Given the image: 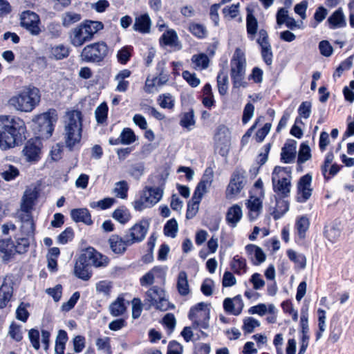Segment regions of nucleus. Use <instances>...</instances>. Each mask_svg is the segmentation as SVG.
<instances>
[{
    "mask_svg": "<svg viewBox=\"0 0 354 354\" xmlns=\"http://www.w3.org/2000/svg\"><path fill=\"white\" fill-rule=\"evenodd\" d=\"M26 130L22 119L17 116L0 115V149L15 147Z\"/></svg>",
    "mask_w": 354,
    "mask_h": 354,
    "instance_id": "1",
    "label": "nucleus"
},
{
    "mask_svg": "<svg viewBox=\"0 0 354 354\" xmlns=\"http://www.w3.org/2000/svg\"><path fill=\"white\" fill-rule=\"evenodd\" d=\"M40 101L39 90L34 86H27L12 95L8 100V104L17 111L30 113Z\"/></svg>",
    "mask_w": 354,
    "mask_h": 354,
    "instance_id": "2",
    "label": "nucleus"
},
{
    "mask_svg": "<svg viewBox=\"0 0 354 354\" xmlns=\"http://www.w3.org/2000/svg\"><path fill=\"white\" fill-rule=\"evenodd\" d=\"M64 139L70 149L78 143L82 137V115L81 111L71 110L66 113L64 118Z\"/></svg>",
    "mask_w": 354,
    "mask_h": 354,
    "instance_id": "3",
    "label": "nucleus"
},
{
    "mask_svg": "<svg viewBox=\"0 0 354 354\" xmlns=\"http://www.w3.org/2000/svg\"><path fill=\"white\" fill-rule=\"evenodd\" d=\"M103 28L104 24L101 21L85 20L71 30L70 42L75 47H80L92 40L94 35Z\"/></svg>",
    "mask_w": 354,
    "mask_h": 354,
    "instance_id": "4",
    "label": "nucleus"
},
{
    "mask_svg": "<svg viewBox=\"0 0 354 354\" xmlns=\"http://www.w3.org/2000/svg\"><path fill=\"white\" fill-rule=\"evenodd\" d=\"M57 120V113L55 109H49L46 112L33 116L32 122L34 130L41 138H50L54 131V126Z\"/></svg>",
    "mask_w": 354,
    "mask_h": 354,
    "instance_id": "5",
    "label": "nucleus"
},
{
    "mask_svg": "<svg viewBox=\"0 0 354 354\" xmlns=\"http://www.w3.org/2000/svg\"><path fill=\"white\" fill-rule=\"evenodd\" d=\"M245 53L241 49L237 48L230 62V75L234 88H245L248 86V83L245 80Z\"/></svg>",
    "mask_w": 354,
    "mask_h": 354,
    "instance_id": "6",
    "label": "nucleus"
},
{
    "mask_svg": "<svg viewBox=\"0 0 354 354\" xmlns=\"http://www.w3.org/2000/svg\"><path fill=\"white\" fill-rule=\"evenodd\" d=\"M144 301L149 309L153 306L157 310L166 311L170 308L165 290L158 286L149 288L145 293Z\"/></svg>",
    "mask_w": 354,
    "mask_h": 354,
    "instance_id": "7",
    "label": "nucleus"
},
{
    "mask_svg": "<svg viewBox=\"0 0 354 354\" xmlns=\"http://www.w3.org/2000/svg\"><path fill=\"white\" fill-rule=\"evenodd\" d=\"M108 50L105 42H95L86 46L82 49L80 57L87 62H99L106 56Z\"/></svg>",
    "mask_w": 354,
    "mask_h": 354,
    "instance_id": "8",
    "label": "nucleus"
},
{
    "mask_svg": "<svg viewBox=\"0 0 354 354\" xmlns=\"http://www.w3.org/2000/svg\"><path fill=\"white\" fill-rule=\"evenodd\" d=\"M189 318L193 322L194 328L207 329L209 327V309L205 303H199L192 307Z\"/></svg>",
    "mask_w": 354,
    "mask_h": 354,
    "instance_id": "9",
    "label": "nucleus"
},
{
    "mask_svg": "<svg viewBox=\"0 0 354 354\" xmlns=\"http://www.w3.org/2000/svg\"><path fill=\"white\" fill-rule=\"evenodd\" d=\"M288 171L286 167L276 166L273 170L272 181L274 192L284 198L288 193Z\"/></svg>",
    "mask_w": 354,
    "mask_h": 354,
    "instance_id": "10",
    "label": "nucleus"
},
{
    "mask_svg": "<svg viewBox=\"0 0 354 354\" xmlns=\"http://www.w3.org/2000/svg\"><path fill=\"white\" fill-rule=\"evenodd\" d=\"M22 157L25 161L30 165L38 162L42 154V144L38 140H28L24 145L22 151Z\"/></svg>",
    "mask_w": 354,
    "mask_h": 354,
    "instance_id": "11",
    "label": "nucleus"
},
{
    "mask_svg": "<svg viewBox=\"0 0 354 354\" xmlns=\"http://www.w3.org/2000/svg\"><path fill=\"white\" fill-rule=\"evenodd\" d=\"M230 129L222 125L220 126L214 136V145L216 150L223 156L227 155L231 145Z\"/></svg>",
    "mask_w": 354,
    "mask_h": 354,
    "instance_id": "12",
    "label": "nucleus"
},
{
    "mask_svg": "<svg viewBox=\"0 0 354 354\" xmlns=\"http://www.w3.org/2000/svg\"><path fill=\"white\" fill-rule=\"evenodd\" d=\"M21 26L27 30L32 35L37 36L41 32L40 19L34 12L26 10L20 15Z\"/></svg>",
    "mask_w": 354,
    "mask_h": 354,
    "instance_id": "13",
    "label": "nucleus"
},
{
    "mask_svg": "<svg viewBox=\"0 0 354 354\" xmlns=\"http://www.w3.org/2000/svg\"><path fill=\"white\" fill-rule=\"evenodd\" d=\"M300 327L301 336L300 339V348L298 354H304L309 344L308 335V305L304 304L300 310Z\"/></svg>",
    "mask_w": 354,
    "mask_h": 354,
    "instance_id": "14",
    "label": "nucleus"
},
{
    "mask_svg": "<svg viewBox=\"0 0 354 354\" xmlns=\"http://www.w3.org/2000/svg\"><path fill=\"white\" fill-rule=\"evenodd\" d=\"M313 176L310 174L302 176L297 185L296 201L299 203H306L312 196L313 189L311 187Z\"/></svg>",
    "mask_w": 354,
    "mask_h": 354,
    "instance_id": "15",
    "label": "nucleus"
},
{
    "mask_svg": "<svg viewBox=\"0 0 354 354\" xmlns=\"http://www.w3.org/2000/svg\"><path fill=\"white\" fill-rule=\"evenodd\" d=\"M245 171H235L232 175L230 183L226 189V197L232 198L237 196L245 184Z\"/></svg>",
    "mask_w": 354,
    "mask_h": 354,
    "instance_id": "16",
    "label": "nucleus"
},
{
    "mask_svg": "<svg viewBox=\"0 0 354 354\" xmlns=\"http://www.w3.org/2000/svg\"><path fill=\"white\" fill-rule=\"evenodd\" d=\"M148 230V224L141 221L131 227L125 235L127 243L130 245L141 242L145 238Z\"/></svg>",
    "mask_w": 354,
    "mask_h": 354,
    "instance_id": "17",
    "label": "nucleus"
},
{
    "mask_svg": "<svg viewBox=\"0 0 354 354\" xmlns=\"http://www.w3.org/2000/svg\"><path fill=\"white\" fill-rule=\"evenodd\" d=\"M84 258H86L89 264L96 268L105 267L108 265L109 259L97 252L93 248H87L83 253Z\"/></svg>",
    "mask_w": 354,
    "mask_h": 354,
    "instance_id": "18",
    "label": "nucleus"
},
{
    "mask_svg": "<svg viewBox=\"0 0 354 354\" xmlns=\"http://www.w3.org/2000/svg\"><path fill=\"white\" fill-rule=\"evenodd\" d=\"M257 42L261 48V55L263 60L268 65H270L272 64V53L268 41V33L266 30H261L259 31Z\"/></svg>",
    "mask_w": 354,
    "mask_h": 354,
    "instance_id": "19",
    "label": "nucleus"
},
{
    "mask_svg": "<svg viewBox=\"0 0 354 354\" xmlns=\"http://www.w3.org/2000/svg\"><path fill=\"white\" fill-rule=\"evenodd\" d=\"M159 42L161 46H169L175 50H180L182 48L178 35L173 29L167 30L160 37Z\"/></svg>",
    "mask_w": 354,
    "mask_h": 354,
    "instance_id": "20",
    "label": "nucleus"
},
{
    "mask_svg": "<svg viewBox=\"0 0 354 354\" xmlns=\"http://www.w3.org/2000/svg\"><path fill=\"white\" fill-rule=\"evenodd\" d=\"M310 227V220L306 215L299 216L297 218L295 228L297 230L295 241L298 244L303 243L306 239V232Z\"/></svg>",
    "mask_w": 354,
    "mask_h": 354,
    "instance_id": "21",
    "label": "nucleus"
},
{
    "mask_svg": "<svg viewBox=\"0 0 354 354\" xmlns=\"http://www.w3.org/2000/svg\"><path fill=\"white\" fill-rule=\"evenodd\" d=\"M164 189L162 186L153 187L147 186L142 190V194L147 201L151 207L157 204L162 198Z\"/></svg>",
    "mask_w": 354,
    "mask_h": 354,
    "instance_id": "22",
    "label": "nucleus"
},
{
    "mask_svg": "<svg viewBox=\"0 0 354 354\" xmlns=\"http://www.w3.org/2000/svg\"><path fill=\"white\" fill-rule=\"evenodd\" d=\"M89 263L84 258L83 254L76 261L74 268V273L78 278L87 281L91 277V272L88 268Z\"/></svg>",
    "mask_w": 354,
    "mask_h": 354,
    "instance_id": "23",
    "label": "nucleus"
},
{
    "mask_svg": "<svg viewBox=\"0 0 354 354\" xmlns=\"http://www.w3.org/2000/svg\"><path fill=\"white\" fill-rule=\"evenodd\" d=\"M243 217V211L240 205L235 204L230 207L225 214V221L231 227H236Z\"/></svg>",
    "mask_w": 354,
    "mask_h": 354,
    "instance_id": "24",
    "label": "nucleus"
},
{
    "mask_svg": "<svg viewBox=\"0 0 354 354\" xmlns=\"http://www.w3.org/2000/svg\"><path fill=\"white\" fill-rule=\"evenodd\" d=\"M37 196L38 192L35 187L28 188L25 191L21 204V210L24 212V214H29Z\"/></svg>",
    "mask_w": 354,
    "mask_h": 354,
    "instance_id": "25",
    "label": "nucleus"
},
{
    "mask_svg": "<svg viewBox=\"0 0 354 354\" xmlns=\"http://www.w3.org/2000/svg\"><path fill=\"white\" fill-rule=\"evenodd\" d=\"M151 21L147 13L138 15L135 17L133 29L142 34L149 33L151 31Z\"/></svg>",
    "mask_w": 354,
    "mask_h": 354,
    "instance_id": "26",
    "label": "nucleus"
},
{
    "mask_svg": "<svg viewBox=\"0 0 354 354\" xmlns=\"http://www.w3.org/2000/svg\"><path fill=\"white\" fill-rule=\"evenodd\" d=\"M224 310L234 315H239L243 308V303L240 296L234 298H226L223 301Z\"/></svg>",
    "mask_w": 354,
    "mask_h": 354,
    "instance_id": "27",
    "label": "nucleus"
},
{
    "mask_svg": "<svg viewBox=\"0 0 354 354\" xmlns=\"http://www.w3.org/2000/svg\"><path fill=\"white\" fill-rule=\"evenodd\" d=\"M136 136L133 131L130 128H124L122 131L120 137L117 138H110L109 142L112 145H130L136 140Z\"/></svg>",
    "mask_w": 354,
    "mask_h": 354,
    "instance_id": "28",
    "label": "nucleus"
},
{
    "mask_svg": "<svg viewBox=\"0 0 354 354\" xmlns=\"http://www.w3.org/2000/svg\"><path fill=\"white\" fill-rule=\"evenodd\" d=\"M249 209L248 216L250 221L255 220L262 210V201L258 197L251 196L245 203Z\"/></svg>",
    "mask_w": 354,
    "mask_h": 354,
    "instance_id": "29",
    "label": "nucleus"
},
{
    "mask_svg": "<svg viewBox=\"0 0 354 354\" xmlns=\"http://www.w3.org/2000/svg\"><path fill=\"white\" fill-rule=\"evenodd\" d=\"M15 254V246L11 239L0 240V255L3 261L10 260Z\"/></svg>",
    "mask_w": 354,
    "mask_h": 354,
    "instance_id": "30",
    "label": "nucleus"
},
{
    "mask_svg": "<svg viewBox=\"0 0 354 354\" xmlns=\"http://www.w3.org/2000/svg\"><path fill=\"white\" fill-rule=\"evenodd\" d=\"M111 250L115 254H122L126 251L127 247L130 245L127 243V239L123 240L118 235L113 234L109 239Z\"/></svg>",
    "mask_w": 354,
    "mask_h": 354,
    "instance_id": "31",
    "label": "nucleus"
},
{
    "mask_svg": "<svg viewBox=\"0 0 354 354\" xmlns=\"http://www.w3.org/2000/svg\"><path fill=\"white\" fill-rule=\"evenodd\" d=\"M329 27L331 29L342 28L346 26L345 17L342 9L339 8L327 19Z\"/></svg>",
    "mask_w": 354,
    "mask_h": 354,
    "instance_id": "32",
    "label": "nucleus"
},
{
    "mask_svg": "<svg viewBox=\"0 0 354 354\" xmlns=\"http://www.w3.org/2000/svg\"><path fill=\"white\" fill-rule=\"evenodd\" d=\"M72 219L77 223L82 222L86 225H91L93 221L88 210L86 208L73 209L71 211Z\"/></svg>",
    "mask_w": 354,
    "mask_h": 354,
    "instance_id": "33",
    "label": "nucleus"
},
{
    "mask_svg": "<svg viewBox=\"0 0 354 354\" xmlns=\"http://www.w3.org/2000/svg\"><path fill=\"white\" fill-rule=\"evenodd\" d=\"M245 250L255 265H259L266 260V254L261 248L250 244L245 247Z\"/></svg>",
    "mask_w": 354,
    "mask_h": 354,
    "instance_id": "34",
    "label": "nucleus"
},
{
    "mask_svg": "<svg viewBox=\"0 0 354 354\" xmlns=\"http://www.w3.org/2000/svg\"><path fill=\"white\" fill-rule=\"evenodd\" d=\"M176 288L181 296L189 294L190 288L188 282V277L185 271H180L178 275Z\"/></svg>",
    "mask_w": 354,
    "mask_h": 354,
    "instance_id": "35",
    "label": "nucleus"
},
{
    "mask_svg": "<svg viewBox=\"0 0 354 354\" xmlns=\"http://www.w3.org/2000/svg\"><path fill=\"white\" fill-rule=\"evenodd\" d=\"M22 233L28 236H32L35 232V223L30 214H24L21 216Z\"/></svg>",
    "mask_w": 354,
    "mask_h": 354,
    "instance_id": "36",
    "label": "nucleus"
},
{
    "mask_svg": "<svg viewBox=\"0 0 354 354\" xmlns=\"http://www.w3.org/2000/svg\"><path fill=\"white\" fill-rule=\"evenodd\" d=\"M164 272V268L157 266L154 267L140 279V285L142 286L152 285L155 281L156 274Z\"/></svg>",
    "mask_w": 354,
    "mask_h": 354,
    "instance_id": "37",
    "label": "nucleus"
},
{
    "mask_svg": "<svg viewBox=\"0 0 354 354\" xmlns=\"http://www.w3.org/2000/svg\"><path fill=\"white\" fill-rule=\"evenodd\" d=\"M341 233L342 230L337 223L324 227V234L325 237L333 243L337 241L340 237Z\"/></svg>",
    "mask_w": 354,
    "mask_h": 354,
    "instance_id": "38",
    "label": "nucleus"
},
{
    "mask_svg": "<svg viewBox=\"0 0 354 354\" xmlns=\"http://www.w3.org/2000/svg\"><path fill=\"white\" fill-rule=\"evenodd\" d=\"M126 309L127 306L124 299L120 297H118L116 300L109 306L110 313L114 317L123 315L126 311Z\"/></svg>",
    "mask_w": 354,
    "mask_h": 354,
    "instance_id": "39",
    "label": "nucleus"
},
{
    "mask_svg": "<svg viewBox=\"0 0 354 354\" xmlns=\"http://www.w3.org/2000/svg\"><path fill=\"white\" fill-rule=\"evenodd\" d=\"M312 157L311 149L308 141L301 143L298 151L297 163H305Z\"/></svg>",
    "mask_w": 354,
    "mask_h": 354,
    "instance_id": "40",
    "label": "nucleus"
},
{
    "mask_svg": "<svg viewBox=\"0 0 354 354\" xmlns=\"http://www.w3.org/2000/svg\"><path fill=\"white\" fill-rule=\"evenodd\" d=\"M82 19L80 14L69 11L66 12L62 15V24L63 26L68 28L73 24L80 21Z\"/></svg>",
    "mask_w": 354,
    "mask_h": 354,
    "instance_id": "41",
    "label": "nucleus"
},
{
    "mask_svg": "<svg viewBox=\"0 0 354 354\" xmlns=\"http://www.w3.org/2000/svg\"><path fill=\"white\" fill-rule=\"evenodd\" d=\"M192 61L194 64V68L196 70H203L207 68L209 62L207 55L204 53L193 55Z\"/></svg>",
    "mask_w": 354,
    "mask_h": 354,
    "instance_id": "42",
    "label": "nucleus"
},
{
    "mask_svg": "<svg viewBox=\"0 0 354 354\" xmlns=\"http://www.w3.org/2000/svg\"><path fill=\"white\" fill-rule=\"evenodd\" d=\"M289 259L295 263L296 268L304 269L306 268V258L304 254L289 250Z\"/></svg>",
    "mask_w": 354,
    "mask_h": 354,
    "instance_id": "43",
    "label": "nucleus"
},
{
    "mask_svg": "<svg viewBox=\"0 0 354 354\" xmlns=\"http://www.w3.org/2000/svg\"><path fill=\"white\" fill-rule=\"evenodd\" d=\"M276 308L273 304H269L266 306L264 304H260L259 305L251 307L249 309L250 314H257L260 316H263L268 313H274Z\"/></svg>",
    "mask_w": 354,
    "mask_h": 354,
    "instance_id": "44",
    "label": "nucleus"
},
{
    "mask_svg": "<svg viewBox=\"0 0 354 354\" xmlns=\"http://www.w3.org/2000/svg\"><path fill=\"white\" fill-rule=\"evenodd\" d=\"M231 268L236 274H241L245 273L247 271L245 260L238 256L234 257L231 263Z\"/></svg>",
    "mask_w": 354,
    "mask_h": 354,
    "instance_id": "45",
    "label": "nucleus"
},
{
    "mask_svg": "<svg viewBox=\"0 0 354 354\" xmlns=\"http://www.w3.org/2000/svg\"><path fill=\"white\" fill-rule=\"evenodd\" d=\"M113 218L122 224L127 223L131 218V214L127 209L120 207L116 209L112 215Z\"/></svg>",
    "mask_w": 354,
    "mask_h": 354,
    "instance_id": "46",
    "label": "nucleus"
},
{
    "mask_svg": "<svg viewBox=\"0 0 354 354\" xmlns=\"http://www.w3.org/2000/svg\"><path fill=\"white\" fill-rule=\"evenodd\" d=\"M158 103L163 109H172L174 106L175 99L170 93H164L159 95Z\"/></svg>",
    "mask_w": 354,
    "mask_h": 354,
    "instance_id": "47",
    "label": "nucleus"
},
{
    "mask_svg": "<svg viewBox=\"0 0 354 354\" xmlns=\"http://www.w3.org/2000/svg\"><path fill=\"white\" fill-rule=\"evenodd\" d=\"M328 15V10L323 6H319L314 13V21L310 23V26L315 28L319 24L322 22Z\"/></svg>",
    "mask_w": 354,
    "mask_h": 354,
    "instance_id": "48",
    "label": "nucleus"
},
{
    "mask_svg": "<svg viewBox=\"0 0 354 354\" xmlns=\"http://www.w3.org/2000/svg\"><path fill=\"white\" fill-rule=\"evenodd\" d=\"M13 277L10 274H7L5 277L0 278V290L7 294L13 293Z\"/></svg>",
    "mask_w": 354,
    "mask_h": 354,
    "instance_id": "49",
    "label": "nucleus"
},
{
    "mask_svg": "<svg viewBox=\"0 0 354 354\" xmlns=\"http://www.w3.org/2000/svg\"><path fill=\"white\" fill-rule=\"evenodd\" d=\"M277 24L275 29L278 32L285 25L288 27V10L286 8H280L277 13Z\"/></svg>",
    "mask_w": 354,
    "mask_h": 354,
    "instance_id": "50",
    "label": "nucleus"
},
{
    "mask_svg": "<svg viewBox=\"0 0 354 354\" xmlns=\"http://www.w3.org/2000/svg\"><path fill=\"white\" fill-rule=\"evenodd\" d=\"M50 53L56 59H62L68 55L69 49L67 46L60 44L53 47Z\"/></svg>",
    "mask_w": 354,
    "mask_h": 354,
    "instance_id": "51",
    "label": "nucleus"
},
{
    "mask_svg": "<svg viewBox=\"0 0 354 354\" xmlns=\"http://www.w3.org/2000/svg\"><path fill=\"white\" fill-rule=\"evenodd\" d=\"M129 189L128 184L126 181L122 180L115 184L113 193L115 195L122 199H125L127 197V192Z\"/></svg>",
    "mask_w": 354,
    "mask_h": 354,
    "instance_id": "52",
    "label": "nucleus"
},
{
    "mask_svg": "<svg viewBox=\"0 0 354 354\" xmlns=\"http://www.w3.org/2000/svg\"><path fill=\"white\" fill-rule=\"evenodd\" d=\"M178 230V225L174 218L168 221L164 227L165 234L171 238L176 237Z\"/></svg>",
    "mask_w": 354,
    "mask_h": 354,
    "instance_id": "53",
    "label": "nucleus"
},
{
    "mask_svg": "<svg viewBox=\"0 0 354 354\" xmlns=\"http://www.w3.org/2000/svg\"><path fill=\"white\" fill-rule=\"evenodd\" d=\"M248 33L252 35V38L257 33L258 23L256 18L252 13H248L246 19Z\"/></svg>",
    "mask_w": 354,
    "mask_h": 354,
    "instance_id": "54",
    "label": "nucleus"
},
{
    "mask_svg": "<svg viewBox=\"0 0 354 354\" xmlns=\"http://www.w3.org/2000/svg\"><path fill=\"white\" fill-rule=\"evenodd\" d=\"M108 106L106 104L102 103L95 111V118L97 123H103L107 118Z\"/></svg>",
    "mask_w": 354,
    "mask_h": 354,
    "instance_id": "55",
    "label": "nucleus"
},
{
    "mask_svg": "<svg viewBox=\"0 0 354 354\" xmlns=\"http://www.w3.org/2000/svg\"><path fill=\"white\" fill-rule=\"evenodd\" d=\"M334 160V154L332 151H328L324 161L323 165L321 166V171L326 181L330 180V177L327 176L328 168Z\"/></svg>",
    "mask_w": 354,
    "mask_h": 354,
    "instance_id": "56",
    "label": "nucleus"
},
{
    "mask_svg": "<svg viewBox=\"0 0 354 354\" xmlns=\"http://www.w3.org/2000/svg\"><path fill=\"white\" fill-rule=\"evenodd\" d=\"M194 124L195 120L193 110H191L189 112L184 113L180 120V125L187 129H190L191 127Z\"/></svg>",
    "mask_w": 354,
    "mask_h": 354,
    "instance_id": "57",
    "label": "nucleus"
},
{
    "mask_svg": "<svg viewBox=\"0 0 354 354\" xmlns=\"http://www.w3.org/2000/svg\"><path fill=\"white\" fill-rule=\"evenodd\" d=\"M218 92L221 95H224L227 92L228 77L227 75L221 73L217 77Z\"/></svg>",
    "mask_w": 354,
    "mask_h": 354,
    "instance_id": "58",
    "label": "nucleus"
},
{
    "mask_svg": "<svg viewBox=\"0 0 354 354\" xmlns=\"http://www.w3.org/2000/svg\"><path fill=\"white\" fill-rule=\"evenodd\" d=\"M80 294L79 292H75L71 298L68 300V301L64 302L62 306L61 310L63 312H68L72 308H74L75 305L76 304L77 301L80 299Z\"/></svg>",
    "mask_w": 354,
    "mask_h": 354,
    "instance_id": "59",
    "label": "nucleus"
},
{
    "mask_svg": "<svg viewBox=\"0 0 354 354\" xmlns=\"http://www.w3.org/2000/svg\"><path fill=\"white\" fill-rule=\"evenodd\" d=\"M239 3L232 4L223 9V13L225 17L234 19L239 15Z\"/></svg>",
    "mask_w": 354,
    "mask_h": 354,
    "instance_id": "60",
    "label": "nucleus"
},
{
    "mask_svg": "<svg viewBox=\"0 0 354 354\" xmlns=\"http://www.w3.org/2000/svg\"><path fill=\"white\" fill-rule=\"evenodd\" d=\"M19 174V171L17 167L8 165V168L1 173V176L4 180L10 181L15 179Z\"/></svg>",
    "mask_w": 354,
    "mask_h": 354,
    "instance_id": "61",
    "label": "nucleus"
},
{
    "mask_svg": "<svg viewBox=\"0 0 354 354\" xmlns=\"http://www.w3.org/2000/svg\"><path fill=\"white\" fill-rule=\"evenodd\" d=\"M28 304L21 303L16 310V318L23 322H26L29 316L27 308Z\"/></svg>",
    "mask_w": 354,
    "mask_h": 354,
    "instance_id": "62",
    "label": "nucleus"
},
{
    "mask_svg": "<svg viewBox=\"0 0 354 354\" xmlns=\"http://www.w3.org/2000/svg\"><path fill=\"white\" fill-rule=\"evenodd\" d=\"M184 80L192 86V87H196L198 86L200 83L201 80L198 79L195 73H192L188 71H185L183 72L182 74Z\"/></svg>",
    "mask_w": 354,
    "mask_h": 354,
    "instance_id": "63",
    "label": "nucleus"
},
{
    "mask_svg": "<svg viewBox=\"0 0 354 354\" xmlns=\"http://www.w3.org/2000/svg\"><path fill=\"white\" fill-rule=\"evenodd\" d=\"M190 32L198 38H203L206 36L207 30L205 28L198 24H192L189 28Z\"/></svg>",
    "mask_w": 354,
    "mask_h": 354,
    "instance_id": "64",
    "label": "nucleus"
}]
</instances>
